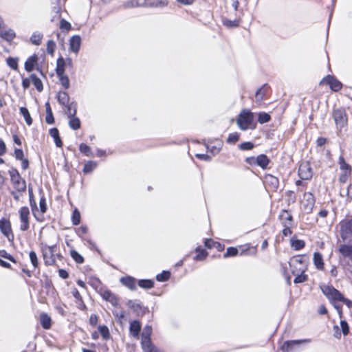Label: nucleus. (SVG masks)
<instances>
[{"label": "nucleus", "mask_w": 352, "mask_h": 352, "mask_svg": "<svg viewBox=\"0 0 352 352\" xmlns=\"http://www.w3.org/2000/svg\"><path fill=\"white\" fill-rule=\"evenodd\" d=\"M253 122L254 114L247 109L241 111L236 120L237 125L242 131H245L248 129H254L255 125H253Z\"/></svg>", "instance_id": "nucleus-1"}, {"label": "nucleus", "mask_w": 352, "mask_h": 352, "mask_svg": "<svg viewBox=\"0 0 352 352\" xmlns=\"http://www.w3.org/2000/svg\"><path fill=\"white\" fill-rule=\"evenodd\" d=\"M320 289L331 303L340 302L341 300L344 299V296L332 285H322Z\"/></svg>", "instance_id": "nucleus-2"}, {"label": "nucleus", "mask_w": 352, "mask_h": 352, "mask_svg": "<svg viewBox=\"0 0 352 352\" xmlns=\"http://www.w3.org/2000/svg\"><path fill=\"white\" fill-rule=\"evenodd\" d=\"M333 118L338 131L341 130L347 125L348 117L344 108L336 109L333 111Z\"/></svg>", "instance_id": "nucleus-3"}, {"label": "nucleus", "mask_w": 352, "mask_h": 352, "mask_svg": "<svg viewBox=\"0 0 352 352\" xmlns=\"http://www.w3.org/2000/svg\"><path fill=\"white\" fill-rule=\"evenodd\" d=\"M56 245L50 246L47 244H41L43 258L46 265H53L56 263Z\"/></svg>", "instance_id": "nucleus-4"}, {"label": "nucleus", "mask_w": 352, "mask_h": 352, "mask_svg": "<svg viewBox=\"0 0 352 352\" xmlns=\"http://www.w3.org/2000/svg\"><path fill=\"white\" fill-rule=\"evenodd\" d=\"M292 274L305 273L307 270V265L303 258L300 256L294 257L289 262Z\"/></svg>", "instance_id": "nucleus-5"}, {"label": "nucleus", "mask_w": 352, "mask_h": 352, "mask_svg": "<svg viewBox=\"0 0 352 352\" xmlns=\"http://www.w3.org/2000/svg\"><path fill=\"white\" fill-rule=\"evenodd\" d=\"M9 174L14 188L19 192L25 191L26 189V183L25 179L21 177L18 170L13 169L9 171Z\"/></svg>", "instance_id": "nucleus-6"}, {"label": "nucleus", "mask_w": 352, "mask_h": 352, "mask_svg": "<svg viewBox=\"0 0 352 352\" xmlns=\"http://www.w3.org/2000/svg\"><path fill=\"white\" fill-rule=\"evenodd\" d=\"M0 231L7 238L9 242L12 243L14 241V236L9 219L2 218L0 219Z\"/></svg>", "instance_id": "nucleus-7"}, {"label": "nucleus", "mask_w": 352, "mask_h": 352, "mask_svg": "<svg viewBox=\"0 0 352 352\" xmlns=\"http://www.w3.org/2000/svg\"><path fill=\"white\" fill-rule=\"evenodd\" d=\"M19 219H20V227L21 231H27L30 228V210L28 207H21L19 210Z\"/></svg>", "instance_id": "nucleus-8"}, {"label": "nucleus", "mask_w": 352, "mask_h": 352, "mask_svg": "<svg viewBox=\"0 0 352 352\" xmlns=\"http://www.w3.org/2000/svg\"><path fill=\"white\" fill-rule=\"evenodd\" d=\"M340 235L344 241H350L352 239V218L341 224Z\"/></svg>", "instance_id": "nucleus-9"}, {"label": "nucleus", "mask_w": 352, "mask_h": 352, "mask_svg": "<svg viewBox=\"0 0 352 352\" xmlns=\"http://www.w3.org/2000/svg\"><path fill=\"white\" fill-rule=\"evenodd\" d=\"M298 175L301 179L307 180L312 177V171L309 164L307 162L300 165L298 168Z\"/></svg>", "instance_id": "nucleus-10"}, {"label": "nucleus", "mask_w": 352, "mask_h": 352, "mask_svg": "<svg viewBox=\"0 0 352 352\" xmlns=\"http://www.w3.org/2000/svg\"><path fill=\"white\" fill-rule=\"evenodd\" d=\"M321 83H326L327 85H329L331 89L334 91H338L340 90L342 87V85L340 81H338L336 78L330 75L324 78L322 80Z\"/></svg>", "instance_id": "nucleus-11"}, {"label": "nucleus", "mask_w": 352, "mask_h": 352, "mask_svg": "<svg viewBox=\"0 0 352 352\" xmlns=\"http://www.w3.org/2000/svg\"><path fill=\"white\" fill-rule=\"evenodd\" d=\"M310 342V340H309V339L286 341L283 344L281 349L284 352H289L292 349V348L294 347V345L300 344L303 342Z\"/></svg>", "instance_id": "nucleus-12"}, {"label": "nucleus", "mask_w": 352, "mask_h": 352, "mask_svg": "<svg viewBox=\"0 0 352 352\" xmlns=\"http://www.w3.org/2000/svg\"><path fill=\"white\" fill-rule=\"evenodd\" d=\"M265 183L273 190H277L279 186L278 179L276 177L270 174L265 177Z\"/></svg>", "instance_id": "nucleus-13"}, {"label": "nucleus", "mask_w": 352, "mask_h": 352, "mask_svg": "<svg viewBox=\"0 0 352 352\" xmlns=\"http://www.w3.org/2000/svg\"><path fill=\"white\" fill-rule=\"evenodd\" d=\"M120 283L130 290L136 289V279L132 276H125L120 278Z\"/></svg>", "instance_id": "nucleus-14"}, {"label": "nucleus", "mask_w": 352, "mask_h": 352, "mask_svg": "<svg viewBox=\"0 0 352 352\" xmlns=\"http://www.w3.org/2000/svg\"><path fill=\"white\" fill-rule=\"evenodd\" d=\"M141 330V324L138 320H133L130 322L129 332L131 336L138 338L139 337L140 331Z\"/></svg>", "instance_id": "nucleus-15"}, {"label": "nucleus", "mask_w": 352, "mask_h": 352, "mask_svg": "<svg viewBox=\"0 0 352 352\" xmlns=\"http://www.w3.org/2000/svg\"><path fill=\"white\" fill-rule=\"evenodd\" d=\"M81 43V38L80 36L76 35L73 36L69 42L70 50L74 52L78 53L79 52Z\"/></svg>", "instance_id": "nucleus-16"}, {"label": "nucleus", "mask_w": 352, "mask_h": 352, "mask_svg": "<svg viewBox=\"0 0 352 352\" xmlns=\"http://www.w3.org/2000/svg\"><path fill=\"white\" fill-rule=\"evenodd\" d=\"M270 162V160L266 155L261 154L256 157V164L260 166L262 169H266Z\"/></svg>", "instance_id": "nucleus-17"}, {"label": "nucleus", "mask_w": 352, "mask_h": 352, "mask_svg": "<svg viewBox=\"0 0 352 352\" xmlns=\"http://www.w3.org/2000/svg\"><path fill=\"white\" fill-rule=\"evenodd\" d=\"M141 345L144 352H163L162 351L157 349L152 343L151 340L141 342Z\"/></svg>", "instance_id": "nucleus-18"}, {"label": "nucleus", "mask_w": 352, "mask_h": 352, "mask_svg": "<svg viewBox=\"0 0 352 352\" xmlns=\"http://www.w3.org/2000/svg\"><path fill=\"white\" fill-rule=\"evenodd\" d=\"M15 32L12 29L6 30L3 28V30H0V37L6 40L7 41H11L15 38Z\"/></svg>", "instance_id": "nucleus-19"}, {"label": "nucleus", "mask_w": 352, "mask_h": 352, "mask_svg": "<svg viewBox=\"0 0 352 352\" xmlns=\"http://www.w3.org/2000/svg\"><path fill=\"white\" fill-rule=\"evenodd\" d=\"M37 60L38 57L36 54L29 57L25 63V69L28 72H32L37 63Z\"/></svg>", "instance_id": "nucleus-20"}, {"label": "nucleus", "mask_w": 352, "mask_h": 352, "mask_svg": "<svg viewBox=\"0 0 352 352\" xmlns=\"http://www.w3.org/2000/svg\"><path fill=\"white\" fill-rule=\"evenodd\" d=\"M313 261L318 270H322L324 269L322 255L320 252H314Z\"/></svg>", "instance_id": "nucleus-21"}, {"label": "nucleus", "mask_w": 352, "mask_h": 352, "mask_svg": "<svg viewBox=\"0 0 352 352\" xmlns=\"http://www.w3.org/2000/svg\"><path fill=\"white\" fill-rule=\"evenodd\" d=\"M50 135L52 138H53L54 142L57 147H62L63 142L59 136V131L57 128H52L50 129Z\"/></svg>", "instance_id": "nucleus-22"}, {"label": "nucleus", "mask_w": 352, "mask_h": 352, "mask_svg": "<svg viewBox=\"0 0 352 352\" xmlns=\"http://www.w3.org/2000/svg\"><path fill=\"white\" fill-rule=\"evenodd\" d=\"M102 296V298L105 300L109 301L113 305L115 306L118 304L117 297L111 291H109V290L104 291Z\"/></svg>", "instance_id": "nucleus-23"}, {"label": "nucleus", "mask_w": 352, "mask_h": 352, "mask_svg": "<svg viewBox=\"0 0 352 352\" xmlns=\"http://www.w3.org/2000/svg\"><path fill=\"white\" fill-rule=\"evenodd\" d=\"M65 68L66 66L64 63V58L62 56H60L56 60V72L57 76L65 74Z\"/></svg>", "instance_id": "nucleus-24"}, {"label": "nucleus", "mask_w": 352, "mask_h": 352, "mask_svg": "<svg viewBox=\"0 0 352 352\" xmlns=\"http://www.w3.org/2000/svg\"><path fill=\"white\" fill-rule=\"evenodd\" d=\"M66 108L65 113L68 117L76 116L77 112V103L75 101H72L68 103V105H63Z\"/></svg>", "instance_id": "nucleus-25"}, {"label": "nucleus", "mask_w": 352, "mask_h": 352, "mask_svg": "<svg viewBox=\"0 0 352 352\" xmlns=\"http://www.w3.org/2000/svg\"><path fill=\"white\" fill-rule=\"evenodd\" d=\"M45 107L46 111L45 122L49 124H52L54 123V118L50 102H47L45 104Z\"/></svg>", "instance_id": "nucleus-26"}, {"label": "nucleus", "mask_w": 352, "mask_h": 352, "mask_svg": "<svg viewBox=\"0 0 352 352\" xmlns=\"http://www.w3.org/2000/svg\"><path fill=\"white\" fill-rule=\"evenodd\" d=\"M57 98L59 104L62 106L68 105V103L70 102V98L66 91H59L57 95Z\"/></svg>", "instance_id": "nucleus-27"}, {"label": "nucleus", "mask_w": 352, "mask_h": 352, "mask_svg": "<svg viewBox=\"0 0 352 352\" xmlns=\"http://www.w3.org/2000/svg\"><path fill=\"white\" fill-rule=\"evenodd\" d=\"M51 318L45 313L40 315V322L43 329H49L51 327Z\"/></svg>", "instance_id": "nucleus-28"}, {"label": "nucleus", "mask_w": 352, "mask_h": 352, "mask_svg": "<svg viewBox=\"0 0 352 352\" xmlns=\"http://www.w3.org/2000/svg\"><path fill=\"white\" fill-rule=\"evenodd\" d=\"M339 251L344 257L352 258V245H341Z\"/></svg>", "instance_id": "nucleus-29"}, {"label": "nucleus", "mask_w": 352, "mask_h": 352, "mask_svg": "<svg viewBox=\"0 0 352 352\" xmlns=\"http://www.w3.org/2000/svg\"><path fill=\"white\" fill-rule=\"evenodd\" d=\"M339 165L340 169L344 173H351V166L347 164L344 159V157L341 155L339 157Z\"/></svg>", "instance_id": "nucleus-30"}, {"label": "nucleus", "mask_w": 352, "mask_h": 352, "mask_svg": "<svg viewBox=\"0 0 352 352\" xmlns=\"http://www.w3.org/2000/svg\"><path fill=\"white\" fill-rule=\"evenodd\" d=\"M69 120V125L71 129L74 130H77L80 129V121L78 118L76 117V116H72L68 117Z\"/></svg>", "instance_id": "nucleus-31"}, {"label": "nucleus", "mask_w": 352, "mask_h": 352, "mask_svg": "<svg viewBox=\"0 0 352 352\" xmlns=\"http://www.w3.org/2000/svg\"><path fill=\"white\" fill-rule=\"evenodd\" d=\"M19 110H20L21 114L23 116L26 124L28 126H30L32 124V119L30 116L28 109L26 107H22L20 108Z\"/></svg>", "instance_id": "nucleus-32"}, {"label": "nucleus", "mask_w": 352, "mask_h": 352, "mask_svg": "<svg viewBox=\"0 0 352 352\" xmlns=\"http://www.w3.org/2000/svg\"><path fill=\"white\" fill-rule=\"evenodd\" d=\"M30 79L35 86L36 89L38 91L41 92L43 89V82L41 80L38 78L35 74H32L30 76Z\"/></svg>", "instance_id": "nucleus-33"}, {"label": "nucleus", "mask_w": 352, "mask_h": 352, "mask_svg": "<svg viewBox=\"0 0 352 352\" xmlns=\"http://www.w3.org/2000/svg\"><path fill=\"white\" fill-rule=\"evenodd\" d=\"M43 36V35L42 33L39 32H34L30 37V41L34 45H39L41 43Z\"/></svg>", "instance_id": "nucleus-34"}, {"label": "nucleus", "mask_w": 352, "mask_h": 352, "mask_svg": "<svg viewBox=\"0 0 352 352\" xmlns=\"http://www.w3.org/2000/svg\"><path fill=\"white\" fill-rule=\"evenodd\" d=\"M152 333V328L151 326H146L142 333V339L141 342H145L147 340H151V336Z\"/></svg>", "instance_id": "nucleus-35"}, {"label": "nucleus", "mask_w": 352, "mask_h": 352, "mask_svg": "<svg viewBox=\"0 0 352 352\" xmlns=\"http://www.w3.org/2000/svg\"><path fill=\"white\" fill-rule=\"evenodd\" d=\"M267 89L268 86L267 85H264L262 87H261L256 91L255 94L256 101L261 102L263 100Z\"/></svg>", "instance_id": "nucleus-36"}, {"label": "nucleus", "mask_w": 352, "mask_h": 352, "mask_svg": "<svg viewBox=\"0 0 352 352\" xmlns=\"http://www.w3.org/2000/svg\"><path fill=\"white\" fill-rule=\"evenodd\" d=\"M97 166V163L94 161L87 162L83 168V173L85 174H88L91 173Z\"/></svg>", "instance_id": "nucleus-37"}, {"label": "nucleus", "mask_w": 352, "mask_h": 352, "mask_svg": "<svg viewBox=\"0 0 352 352\" xmlns=\"http://www.w3.org/2000/svg\"><path fill=\"white\" fill-rule=\"evenodd\" d=\"M138 285L144 289H151L153 287L154 283L150 279H142L138 281Z\"/></svg>", "instance_id": "nucleus-38"}, {"label": "nucleus", "mask_w": 352, "mask_h": 352, "mask_svg": "<svg viewBox=\"0 0 352 352\" xmlns=\"http://www.w3.org/2000/svg\"><path fill=\"white\" fill-rule=\"evenodd\" d=\"M195 250H196V252L197 254L194 257V259L196 260V261H203L208 256V252L205 250H204V249H201L200 248H196Z\"/></svg>", "instance_id": "nucleus-39"}, {"label": "nucleus", "mask_w": 352, "mask_h": 352, "mask_svg": "<svg viewBox=\"0 0 352 352\" xmlns=\"http://www.w3.org/2000/svg\"><path fill=\"white\" fill-rule=\"evenodd\" d=\"M80 151L86 156L91 157L93 155L91 148L84 143H81L79 146Z\"/></svg>", "instance_id": "nucleus-40"}, {"label": "nucleus", "mask_w": 352, "mask_h": 352, "mask_svg": "<svg viewBox=\"0 0 352 352\" xmlns=\"http://www.w3.org/2000/svg\"><path fill=\"white\" fill-rule=\"evenodd\" d=\"M28 193H29L30 204L32 212H34V210H37V206H36V203L34 198L33 190H32V188H28Z\"/></svg>", "instance_id": "nucleus-41"}, {"label": "nucleus", "mask_w": 352, "mask_h": 352, "mask_svg": "<svg viewBox=\"0 0 352 352\" xmlns=\"http://www.w3.org/2000/svg\"><path fill=\"white\" fill-rule=\"evenodd\" d=\"M18 58L9 57L7 58L6 63L10 68L16 71L18 70Z\"/></svg>", "instance_id": "nucleus-42"}, {"label": "nucleus", "mask_w": 352, "mask_h": 352, "mask_svg": "<svg viewBox=\"0 0 352 352\" xmlns=\"http://www.w3.org/2000/svg\"><path fill=\"white\" fill-rule=\"evenodd\" d=\"M72 258L78 263H82L84 262L83 257L76 250H72L70 251Z\"/></svg>", "instance_id": "nucleus-43"}, {"label": "nucleus", "mask_w": 352, "mask_h": 352, "mask_svg": "<svg viewBox=\"0 0 352 352\" xmlns=\"http://www.w3.org/2000/svg\"><path fill=\"white\" fill-rule=\"evenodd\" d=\"M223 23L228 28H236L239 25V20H230V19H223Z\"/></svg>", "instance_id": "nucleus-44"}, {"label": "nucleus", "mask_w": 352, "mask_h": 352, "mask_svg": "<svg viewBox=\"0 0 352 352\" xmlns=\"http://www.w3.org/2000/svg\"><path fill=\"white\" fill-rule=\"evenodd\" d=\"M59 78V81L61 85L65 89H67L69 87V78L65 74H62L60 76H58Z\"/></svg>", "instance_id": "nucleus-45"}, {"label": "nucleus", "mask_w": 352, "mask_h": 352, "mask_svg": "<svg viewBox=\"0 0 352 352\" xmlns=\"http://www.w3.org/2000/svg\"><path fill=\"white\" fill-rule=\"evenodd\" d=\"M72 221L74 225L77 226L80 222V214L78 209H75L73 211L72 216Z\"/></svg>", "instance_id": "nucleus-46"}, {"label": "nucleus", "mask_w": 352, "mask_h": 352, "mask_svg": "<svg viewBox=\"0 0 352 352\" xmlns=\"http://www.w3.org/2000/svg\"><path fill=\"white\" fill-rule=\"evenodd\" d=\"M294 275L296 276L294 280L296 284L304 283L307 280V276L305 275V273H299Z\"/></svg>", "instance_id": "nucleus-47"}, {"label": "nucleus", "mask_w": 352, "mask_h": 352, "mask_svg": "<svg viewBox=\"0 0 352 352\" xmlns=\"http://www.w3.org/2000/svg\"><path fill=\"white\" fill-rule=\"evenodd\" d=\"M270 116L265 112L259 113L258 117V122L261 124H264L270 120Z\"/></svg>", "instance_id": "nucleus-48"}, {"label": "nucleus", "mask_w": 352, "mask_h": 352, "mask_svg": "<svg viewBox=\"0 0 352 352\" xmlns=\"http://www.w3.org/2000/svg\"><path fill=\"white\" fill-rule=\"evenodd\" d=\"M98 331L104 339L107 340L109 338V331L107 326H99Z\"/></svg>", "instance_id": "nucleus-49"}, {"label": "nucleus", "mask_w": 352, "mask_h": 352, "mask_svg": "<svg viewBox=\"0 0 352 352\" xmlns=\"http://www.w3.org/2000/svg\"><path fill=\"white\" fill-rule=\"evenodd\" d=\"M238 253L239 250L237 248L234 247H230L227 249L226 252L223 254V258L236 256Z\"/></svg>", "instance_id": "nucleus-50"}, {"label": "nucleus", "mask_w": 352, "mask_h": 352, "mask_svg": "<svg viewBox=\"0 0 352 352\" xmlns=\"http://www.w3.org/2000/svg\"><path fill=\"white\" fill-rule=\"evenodd\" d=\"M170 274L169 272L164 271L161 274H159L157 275L156 279L158 281L164 282V281H166L167 280H168V278H170Z\"/></svg>", "instance_id": "nucleus-51"}, {"label": "nucleus", "mask_w": 352, "mask_h": 352, "mask_svg": "<svg viewBox=\"0 0 352 352\" xmlns=\"http://www.w3.org/2000/svg\"><path fill=\"white\" fill-rule=\"evenodd\" d=\"M29 256L33 267L37 268L38 267V261L36 252L31 251L29 254Z\"/></svg>", "instance_id": "nucleus-52"}, {"label": "nucleus", "mask_w": 352, "mask_h": 352, "mask_svg": "<svg viewBox=\"0 0 352 352\" xmlns=\"http://www.w3.org/2000/svg\"><path fill=\"white\" fill-rule=\"evenodd\" d=\"M292 246L296 250H298L304 248L305 242L302 240H293L292 241Z\"/></svg>", "instance_id": "nucleus-53"}, {"label": "nucleus", "mask_w": 352, "mask_h": 352, "mask_svg": "<svg viewBox=\"0 0 352 352\" xmlns=\"http://www.w3.org/2000/svg\"><path fill=\"white\" fill-rule=\"evenodd\" d=\"M56 50V43L53 40H49L47 43V52L48 54L53 55Z\"/></svg>", "instance_id": "nucleus-54"}, {"label": "nucleus", "mask_w": 352, "mask_h": 352, "mask_svg": "<svg viewBox=\"0 0 352 352\" xmlns=\"http://www.w3.org/2000/svg\"><path fill=\"white\" fill-rule=\"evenodd\" d=\"M254 145L253 143L250 142H245L243 143H241L239 148L242 151H247V150H251L254 148Z\"/></svg>", "instance_id": "nucleus-55"}, {"label": "nucleus", "mask_w": 352, "mask_h": 352, "mask_svg": "<svg viewBox=\"0 0 352 352\" xmlns=\"http://www.w3.org/2000/svg\"><path fill=\"white\" fill-rule=\"evenodd\" d=\"M239 139V135L237 133H230L228 138L227 142L230 144L236 143Z\"/></svg>", "instance_id": "nucleus-56"}, {"label": "nucleus", "mask_w": 352, "mask_h": 352, "mask_svg": "<svg viewBox=\"0 0 352 352\" xmlns=\"http://www.w3.org/2000/svg\"><path fill=\"white\" fill-rule=\"evenodd\" d=\"M71 28H72L71 24L66 20L62 19L60 21V28L61 30L68 31L71 29Z\"/></svg>", "instance_id": "nucleus-57"}, {"label": "nucleus", "mask_w": 352, "mask_h": 352, "mask_svg": "<svg viewBox=\"0 0 352 352\" xmlns=\"http://www.w3.org/2000/svg\"><path fill=\"white\" fill-rule=\"evenodd\" d=\"M40 210L42 213H45L47 210L46 200L44 196H42L39 201Z\"/></svg>", "instance_id": "nucleus-58"}, {"label": "nucleus", "mask_w": 352, "mask_h": 352, "mask_svg": "<svg viewBox=\"0 0 352 352\" xmlns=\"http://www.w3.org/2000/svg\"><path fill=\"white\" fill-rule=\"evenodd\" d=\"M340 326L342 329V331L344 336L347 335L349 331V328L347 322L344 320L340 321Z\"/></svg>", "instance_id": "nucleus-59"}, {"label": "nucleus", "mask_w": 352, "mask_h": 352, "mask_svg": "<svg viewBox=\"0 0 352 352\" xmlns=\"http://www.w3.org/2000/svg\"><path fill=\"white\" fill-rule=\"evenodd\" d=\"M14 157L17 160H21L24 157L23 151L21 148H15Z\"/></svg>", "instance_id": "nucleus-60"}, {"label": "nucleus", "mask_w": 352, "mask_h": 352, "mask_svg": "<svg viewBox=\"0 0 352 352\" xmlns=\"http://www.w3.org/2000/svg\"><path fill=\"white\" fill-rule=\"evenodd\" d=\"M127 305L135 311H138V309L140 307V304L134 300H129L127 302Z\"/></svg>", "instance_id": "nucleus-61"}, {"label": "nucleus", "mask_w": 352, "mask_h": 352, "mask_svg": "<svg viewBox=\"0 0 352 352\" xmlns=\"http://www.w3.org/2000/svg\"><path fill=\"white\" fill-rule=\"evenodd\" d=\"M351 175V173L343 172L339 177V181L342 184L346 182L348 177Z\"/></svg>", "instance_id": "nucleus-62"}, {"label": "nucleus", "mask_w": 352, "mask_h": 352, "mask_svg": "<svg viewBox=\"0 0 352 352\" xmlns=\"http://www.w3.org/2000/svg\"><path fill=\"white\" fill-rule=\"evenodd\" d=\"M216 243H217V242H214L212 239H206L204 242L205 246L208 248H212L213 247H215Z\"/></svg>", "instance_id": "nucleus-63"}, {"label": "nucleus", "mask_w": 352, "mask_h": 352, "mask_svg": "<svg viewBox=\"0 0 352 352\" xmlns=\"http://www.w3.org/2000/svg\"><path fill=\"white\" fill-rule=\"evenodd\" d=\"M87 232H88L87 227L85 226H82L78 228L77 233H78V236H80L81 237L83 234H87Z\"/></svg>", "instance_id": "nucleus-64"}]
</instances>
